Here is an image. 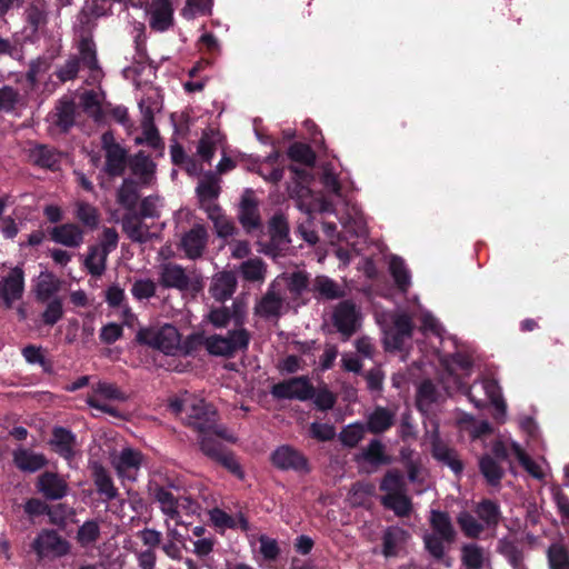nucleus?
Here are the masks:
<instances>
[{"mask_svg": "<svg viewBox=\"0 0 569 569\" xmlns=\"http://www.w3.org/2000/svg\"><path fill=\"white\" fill-rule=\"evenodd\" d=\"M430 521L436 533L446 540V542H451L453 540L455 529L447 513L432 511Z\"/></svg>", "mask_w": 569, "mask_h": 569, "instance_id": "nucleus-39", "label": "nucleus"}, {"mask_svg": "<svg viewBox=\"0 0 569 569\" xmlns=\"http://www.w3.org/2000/svg\"><path fill=\"white\" fill-rule=\"evenodd\" d=\"M362 458L370 463L379 465L386 462L385 447L383 445L375 439L362 450Z\"/></svg>", "mask_w": 569, "mask_h": 569, "instance_id": "nucleus-60", "label": "nucleus"}, {"mask_svg": "<svg viewBox=\"0 0 569 569\" xmlns=\"http://www.w3.org/2000/svg\"><path fill=\"white\" fill-rule=\"evenodd\" d=\"M142 455L132 448H123L119 453L110 457L111 466L122 480L136 481L142 465Z\"/></svg>", "mask_w": 569, "mask_h": 569, "instance_id": "nucleus-8", "label": "nucleus"}, {"mask_svg": "<svg viewBox=\"0 0 569 569\" xmlns=\"http://www.w3.org/2000/svg\"><path fill=\"white\" fill-rule=\"evenodd\" d=\"M100 536V526L96 520L86 521L77 532V539L83 547L94 543Z\"/></svg>", "mask_w": 569, "mask_h": 569, "instance_id": "nucleus-53", "label": "nucleus"}, {"mask_svg": "<svg viewBox=\"0 0 569 569\" xmlns=\"http://www.w3.org/2000/svg\"><path fill=\"white\" fill-rule=\"evenodd\" d=\"M197 193L201 209L207 210V206H218L214 200L220 193L219 179L211 173L207 174L200 180L197 187Z\"/></svg>", "mask_w": 569, "mask_h": 569, "instance_id": "nucleus-26", "label": "nucleus"}, {"mask_svg": "<svg viewBox=\"0 0 569 569\" xmlns=\"http://www.w3.org/2000/svg\"><path fill=\"white\" fill-rule=\"evenodd\" d=\"M130 291L137 300L150 299L156 295L157 283L148 278L136 279Z\"/></svg>", "mask_w": 569, "mask_h": 569, "instance_id": "nucleus-54", "label": "nucleus"}, {"mask_svg": "<svg viewBox=\"0 0 569 569\" xmlns=\"http://www.w3.org/2000/svg\"><path fill=\"white\" fill-rule=\"evenodd\" d=\"M481 389L487 399L496 408L495 418L499 421H503L506 417L507 406L501 397L500 387L495 380L483 379L480 383H473L468 390V397L476 407L480 408L485 405L483 400L478 397V389Z\"/></svg>", "mask_w": 569, "mask_h": 569, "instance_id": "nucleus-7", "label": "nucleus"}, {"mask_svg": "<svg viewBox=\"0 0 569 569\" xmlns=\"http://www.w3.org/2000/svg\"><path fill=\"white\" fill-rule=\"evenodd\" d=\"M184 406L186 423L199 433L209 432L217 421L216 409L203 399L194 396H188Z\"/></svg>", "mask_w": 569, "mask_h": 569, "instance_id": "nucleus-5", "label": "nucleus"}, {"mask_svg": "<svg viewBox=\"0 0 569 569\" xmlns=\"http://www.w3.org/2000/svg\"><path fill=\"white\" fill-rule=\"evenodd\" d=\"M272 462L282 470H295L298 472H308V460L298 450L290 446H281L272 453Z\"/></svg>", "mask_w": 569, "mask_h": 569, "instance_id": "nucleus-16", "label": "nucleus"}, {"mask_svg": "<svg viewBox=\"0 0 569 569\" xmlns=\"http://www.w3.org/2000/svg\"><path fill=\"white\" fill-rule=\"evenodd\" d=\"M409 535L406 530L399 527H390L383 535V549L382 552L386 557L397 556L406 545Z\"/></svg>", "mask_w": 569, "mask_h": 569, "instance_id": "nucleus-30", "label": "nucleus"}, {"mask_svg": "<svg viewBox=\"0 0 569 569\" xmlns=\"http://www.w3.org/2000/svg\"><path fill=\"white\" fill-rule=\"evenodd\" d=\"M101 146L106 153V172L110 176L122 174L127 162V151L114 141L111 132L102 134Z\"/></svg>", "mask_w": 569, "mask_h": 569, "instance_id": "nucleus-13", "label": "nucleus"}, {"mask_svg": "<svg viewBox=\"0 0 569 569\" xmlns=\"http://www.w3.org/2000/svg\"><path fill=\"white\" fill-rule=\"evenodd\" d=\"M249 339V332L244 328H239L229 331L226 336L213 335L204 337L201 343L210 355L228 357L239 350L246 349Z\"/></svg>", "mask_w": 569, "mask_h": 569, "instance_id": "nucleus-4", "label": "nucleus"}, {"mask_svg": "<svg viewBox=\"0 0 569 569\" xmlns=\"http://www.w3.org/2000/svg\"><path fill=\"white\" fill-rule=\"evenodd\" d=\"M132 174L139 178L142 183H149L154 174L156 164L143 152H138L129 160Z\"/></svg>", "mask_w": 569, "mask_h": 569, "instance_id": "nucleus-31", "label": "nucleus"}, {"mask_svg": "<svg viewBox=\"0 0 569 569\" xmlns=\"http://www.w3.org/2000/svg\"><path fill=\"white\" fill-rule=\"evenodd\" d=\"M360 312L351 301H341L332 312V322L337 330L345 337L350 338L360 326Z\"/></svg>", "mask_w": 569, "mask_h": 569, "instance_id": "nucleus-11", "label": "nucleus"}, {"mask_svg": "<svg viewBox=\"0 0 569 569\" xmlns=\"http://www.w3.org/2000/svg\"><path fill=\"white\" fill-rule=\"evenodd\" d=\"M366 427L362 423H351L345 427L339 433L341 443L346 447H356L365 437Z\"/></svg>", "mask_w": 569, "mask_h": 569, "instance_id": "nucleus-51", "label": "nucleus"}, {"mask_svg": "<svg viewBox=\"0 0 569 569\" xmlns=\"http://www.w3.org/2000/svg\"><path fill=\"white\" fill-rule=\"evenodd\" d=\"M413 325L406 313L393 317L392 327L385 333V346L388 350H400L405 342L411 338Z\"/></svg>", "mask_w": 569, "mask_h": 569, "instance_id": "nucleus-14", "label": "nucleus"}, {"mask_svg": "<svg viewBox=\"0 0 569 569\" xmlns=\"http://www.w3.org/2000/svg\"><path fill=\"white\" fill-rule=\"evenodd\" d=\"M126 399L124 395L113 385L109 382H98L92 388V393L88 396L87 403L94 409L117 416L118 411L104 403L102 400H121Z\"/></svg>", "mask_w": 569, "mask_h": 569, "instance_id": "nucleus-15", "label": "nucleus"}, {"mask_svg": "<svg viewBox=\"0 0 569 569\" xmlns=\"http://www.w3.org/2000/svg\"><path fill=\"white\" fill-rule=\"evenodd\" d=\"M204 211H206L208 218L212 221L218 237L227 238V237H230L233 234L234 224L223 213L222 209L219 206H216V207L207 206V210H204Z\"/></svg>", "mask_w": 569, "mask_h": 569, "instance_id": "nucleus-33", "label": "nucleus"}, {"mask_svg": "<svg viewBox=\"0 0 569 569\" xmlns=\"http://www.w3.org/2000/svg\"><path fill=\"white\" fill-rule=\"evenodd\" d=\"M462 562L468 569H480L486 560L485 551L481 547L469 543L462 547Z\"/></svg>", "mask_w": 569, "mask_h": 569, "instance_id": "nucleus-43", "label": "nucleus"}, {"mask_svg": "<svg viewBox=\"0 0 569 569\" xmlns=\"http://www.w3.org/2000/svg\"><path fill=\"white\" fill-rule=\"evenodd\" d=\"M159 283L163 288L197 293L203 288L202 277L194 270L188 271L174 262H164L159 266Z\"/></svg>", "mask_w": 569, "mask_h": 569, "instance_id": "nucleus-1", "label": "nucleus"}, {"mask_svg": "<svg viewBox=\"0 0 569 569\" xmlns=\"http://www.w3.org/2000/svg\"><path fill=\"white\" fill-rule=\"evenodd\" d=\"M60 288L61 281L52 272H40L34 284V296L37 301L48 302L52 300Z\"/></svg>", "mask_w": 569, "mask_h": 569, "instance_id": "nucleus-22", "label": "nucleus"}, {"mask_svg": "<svg viewBox=\"0 0 569 569\" xmlns=\"http://www.w3.org/2000/svg\"><path fill=\"white\" fill-rule=\"evenodd\" d=\"M74 106L71 101H60L54 113V123L67 130L73 123Z\"/></svg>", "mask_w": 569, "mask_h": 569, "instance_id": "nucleus-55", "label": "nucleus"}, {"mask_svg": "<svg viewBox=\"0 0 569 569\" xmlns=\"http://www.w3.org/2000/svg\"><path fill=\"white\" fill-rule=\"evenodd\" d=\"M288 156L291 160L306 166H312L316 160L311 148L303 143H293L288 150Z\"/></svg>", "mask_w": 569, "mask_h": 569, "instance_id": "nucleus-57", "label": "nucleus"}, {"mask_svg": "<svg viewBox=\"0 0 569 569\" xmlns=\"http://www.w3.org/2000/svg\"><path fill=\"white\" fill-rule=\"evenodd\" d=\"M14 466L23 472H37L42 469L48 460L44 455L36 452L24 447H18L12 452Z\"/></svg>", "mask_w": 569, "mask_h": 569, "instance_id": "nucleus-21", "label": "nucleus"}, {"mask_svg": "<svg viewBox=\"0 0 569 569\" xmlns=\"http://www.w3.org/2000/svg\"><path fill=\"white\" fill-rule=\"evenodd\" d=\"M124 233L134 242L144 243L154 237L149 227L134 214H127L122 219Z\"/></svg>", "mask_w": 569, "mask_h": 569, "instance_id": "nucleus-25", "label": "nucleus"}, {"mask_svg": "<svg viewBox=\"0 0 569 569\" xmlns=\"http://www.w3.org/2000/svg\"><path fill=\"white\" fill-rule=\"evenodd\" d=\"M396 412L383 407H377L367 417V428L372 433L388 430L395 422Z\"/></svg>", "mask_w": 569, "mask_h": 569, "instance_id": "nucleus-29", "label": "nucleus"}, {"mask_svg": "<svg viewBox=\"0 0 569 569\" xmlns=\"http://www.w3.org/2000/svg\"><path fill=\"white\" fill-rule=\"evenodd\" d=\"M289 305L279 291V279H274L267 292L256 302L253 311L263 319H278L288 311Z\"/></svg>", "mask_w": 569, "mask_h": 569, "instance_id": "nucleus-6", "label": "nucleus"}, {"mask_svg": "<svg viewBox=\"0 0 569 569\" xmlns=\"http://www.w3.org/2000/svg\"><path fill=\"white\" fill-rule=\"evenodd\" d=\"M277 279H279V287L281 283H284L289 291L296 296L302 293L309 283L308 276L303 271H296L289 274L284 273Z\"/></svg>", "mask_w": 569, "mask_h": 569, "instance_id": "nucleus-42", "label": "nucleus"}, {"mask_svg": "<svg viewBox=\"0 0 569 569\" xmlns=\"http://www.w3.org/2000/svg\"><path fill=\"white\" fill-rule=\"evenodd\" d=\"M212 0H187L181 14L186 19H193L196 16H204L211 12Z\"/></svg>", "mask_w": 569, "mask_h": 569, "instance_id": "nucleus-59", "label": "nucleus"}, {"mask_svg": "<svg viewBox=\"0 0 569 569\" xmlns=\"http://www.w3.org/2000/svg\"><path fill=\"white\" fill-rule=\"evenodd\" d=\"M150 27L159 32L166 31L173 22V8L170 0H152L148 8Z\"/></svg>", "mask_w": 569, "mask_h": 569, "instance_id": "nucleus-17", "label": "nucleus"}, {"mask_svg": "<svg viewBox=\"0 0 569 569\" xmlns=\"http://www.w3.org/2000/svg\"><path fill=\"white\" fill-rule=\"evenodd\" d=\"M81 104L86 112H88L96 120L101 118L100 96L98 92L91 90L81 96Z\"/></svg>", "mask_w": 569, "mask_h": 569, "instance_id": "nucleus-61", "label": "nucleus"}, {"mask_svg": "<svg viewBox=\"0 0 569 569\" xmlns=\"http://www.w3.org/2000/svg\"><path fill=\"white\" fill-rule=\"evenodd\" d=\"M499 549L513 568L521 566L523 561V555L512 542L502 540L500 541Z\"/></svg>", "mask_w": 569, "mask_h": 569, "instance_id": "nucleus-64", "label": "nucleus"}, {"mask_svg": "<svg viewBox=\"0 0 569 569\" xmlns=\"http://www.w3.org/2000/svg\"><path fill=\"white\" fill-rule=\"evenodd\" d=\"M24 292V273L19 267L12 268L7 276L0 278V305L10 309L20 300Z\"/></svg>", "mask_w": 569, "mask_h": 569, "instance_id": "nucleus-9", "label": "nucleus"}, {"mask_svg": "<svg viewBox=\"0 0 569 569\" xmlns=\"http://www.w3.org/2000/svg\"><path fill=\"white\" fill-rule=\"evenodd\" d=\"M313 290L327 299H335L340 296L337 283L326 276H318L313 280Z\"/></svg>", "mask_w": 569, "mask_h": 569, "instance_id": "nucleus-56", "label": "nucleus"}, {"mask_svg": "<svg viewBox=\"0 0 569 569\" xmlns=\"http://www.w3.org/2000/svg\"><path fill=\"white\" fill-rule=\"evenodd\" d=\"M80 60L83 66L91 71L92 82H97L102 77V71L98 64L96 44L90 38H83L79 43Z\"/></svg>", "mask_w": 569, "mask_h": 569, "instance_id": "nucleus-28", "label": "nucleus"}, {"mask_svg": "<svg viewBox=\"0 0 569 569\" xmlns=\"http://www.w3.org/2000/svg\"><path fill=\"white\" fill-rule=\"evenodd\" d=\"M375 485L370 482H358L349 491L348 500L352 506H363L375 495Z\"/></svg>", "mask_w": 569, "mask_h": 569, "instance_id": "nucleus-46", "label": "nucleus"}, {"mask_svg": "<svg viewBox=\"0 0 569 569\" xmlns=\"http://www.w3.org/2000/svg\"><path fill=\"white\" fill-rule=\"evenodd\" d=\"M476 513L486 527L496 526L500 519L499 506L490 500H483L476 507Z\"/></svg>", "mask_w": 569, "mask_h": 569, "instance_id": "nucleus-40", "label": "nucleus"}, {"mask_svg": "<svg viewBox=\"0 0 569 569\" xmlns=\"http://www.w3.org/2000/svg\"><path fill=\"white\" fill-rule=\"evenodd\" d=\"M480 471L491 486H498L502 476V467L490 456H485L479 462Z\"/></svg>", "mask_w": 569, "mask_h": 569, "instance_id": "nucleus-41", "label": "nucleus"}, {"mask_svg": "<svg viewBox=\"0 0 569 569\" xmlns=\"http://www.w3.org/2000/svg\"><path fill=\"white\" fill-rule=\"evenodd\" d=\"M93 480L98 492L104 496L107 500H112L118 496V490L110 475L101 465L96 463L93 466Z\"/></svg>", "mask_w": 569, "mask_h": 569, "instance_id": "nucleus-35", "label": "nucleus"}, {"mask_svg": "<svg viewBox=\"0 0 569 569\" xmlns=\"http://www.w3.org/2000/svg\"><path fill=\"white\" fill-rule=\"evenodd\" d=\"M239 220L248 231L259 226L258 204L251 191H246L242 196L239 208Z\"/></svg>", "mask_w": 569, "mask_h": 569, "instance_id": "nucleus-23", "label": "nucleus"}, {"mask_svg": "<svg viewBox=\"0 0 569 569\" xmlns=\"http://www.w3.org/2000/svg\"><path fill=\"white\" fill-rule=\"evenodd\" d=\"M39 558H57L69 552V543L54 530H42L32 542Z\"/></svg>", "mask_w": 569, "mask_h": 569, "instance_id": "nucleus-10", "label": "nucleus"}, {"mask_svg": "<svg viewBox=\"0 0 569 569\" xmlns=\"http://www.w3.org/2000/svg\"><path fill=\"white\" fill-rule=\"evenodd\" d=\"M547 556L549 569H569V555L562 546L551 545Z\"/></svg>", "mask_w": 569, "mask_h": 569, "instance_id": "nucleus-52", "label": "nucleus"}, {"mask_svg": "<svg viewBox=\"0 0 569 569\" xmlns=\"http://www.w3.org/2000/svg\"><path fill=\"white\" fill-rule=\"evenodd\" d=\"M38 491L48 500L62 499L68 491V483L59 475L54 472H43L38 477Z\"/></svg>", "mask_w": 569, "mask_h": 569, "instance_id": "nucleus-19", "label": "nucleus"}, {"mask_svg": "<svg viewBox=\"0 0 569 569\" xmlns=\"http://www.w3.org/2000/svg\"><path fill=\"white\" fill-rule=\"evenodd\" d=\"M59 153L44 146L34 148L31 152L32 161L43 168L53 169L59 162Z\"/></svg>", "mask_w": 569, "mask_h": 569, "instance_id": "nucleus-50", "label": "nucleus"}, {"mask_svg": "<svg viewBox=\"0 0 569 569\" xmlns=\"http://www.w3.org/2000/svg\"><path fill=\"white\" fill-rule=\"evenodd\" d=\"M389 270L397 287L406 292L411 284V276L405 261L397 256H392L389 260Z\"/></svg>", "mask_w": 569, "mask_h": 569, "instance_id": "nucleus-36", "label": "nucleus"}, {"mask_svg": "<svg viewBox=\"0 0 569 569\" xmlns=\"http://www.w3.org/2000/svg\"><path fill=\"white\" fill-rule=\"evenodd\" d=\"M108 254L106 250H101L96 246L89 249L84 266L90 274L100 277L104 272Z\"/></svg>", "mask_w": 569, "mask_h": 569, "instance_id": "nucleus-38", "label": "nucleus"}, {"mask_svg": "<svg viewBox=\"0 0 569 569\" xmlns=\"http://www.w3.org/2000/svg\"><path fill=\"white\" fill-rule=\"evenodd\" d=\"M439 392L435 385L427 380L423 381L417 392V407L423 413H428L431 410L433 403L438 401Z\"/></svg>", "mask_w": 569, "mask_h": 569, "instance_id": "nucleus-37", "label": "nucleus"}, {"mask_svg": "<svg viewBox=\"0 0 569 569\" xmlns=\"http://www.w3.org/2000/svg\"><path fill=\"white\" fill-rule=\"evenodd\" d=\"M380 489L385 496H392L405 491L403 477L395 471H389L381 481Z\"/></svg>", "mask_w": 569, "mask_h": 569, "instance_id": "nucleus-58", "label": "nucleus"}, {"mask_svg": "<svg viewBox=\"0 0 569 569\" xmlns=\"http://www.w3.org/2000/svg\"><path fill=\"white\" fill-rule=\"evenodd\" d=\"M241 278L249 282H263L267 274V266L260 258H251L239 267Z\"/></svg>", "mask_w": 569, "mask_h": 569, "instance_id": "nucleus-34", "label": "nucleus"}, {"mask_svg": "<svg viewBox=\"0 0 569 569\" xmlns=\"http://www.w3.org/2000/svg\"><path fill=\"white\" fill-rule=\"evenodd\" d=\"M76 218L84 226L94 229L99 223V212L97 208L84 201L76 202Z\"/></svg>", "mask_w": 569, "mask_h": 569, "instance_id": "nucleus-44", "label": "nucleus"}, {"mask_svg": "<svg viewBox=\"0 0 569 569\" xmlns=\"http://www.w3.org/2000/svg\"><path fill=\"white\" fill-rule=\"evenodd\" d=\"M118 202L127 209H133L137 204L139 194L136 182L130 179L123 180L118 190Z\"/></svg>", "mask_w": 569, "mask_h": 569, "instance_id": "nucleus-48", "label": "nucleus"}, {"mask_svg": "<svg viewBox=\"0 0 569 569\" xmlns=\"http://www.w3.org/2000/svg\"><path fill=\"white\" fill-rule=\"evenodd\" d=\"M237 287V280L232 272H220L212 279L210 292L212 297L218 301H224L229 299Z\"/></svg>", "mask_w": 569, "mask_h": 569, "instance_id": "nucleus-27", "label": "nucleus"}, {"mask_svg": "<svg viewBox=\"0 0 569 569\" xmlns=\"http://www.w3.org/2000/svg\"><path fill=\"white\" fill-rule=\"evenodd\" d=\"M51 240L69 248H79L83 243L84 232L76 223L56 226L50 231Z\"/></svg>", "mask_w": 569, "mask_h": 569, "instance_id": "nucleus-20", "label": "nucleus"}, {"mask_svg": "<svg viewBox=\"0 0 569 569\" xmlns=\"http://www.w3.org/2000/svg\"><path fill=\"white\" fill-rule=\"evenodd\" d=\"M63 315L62 302L59 298L48 301L47 308L42 313V320L46 325H56Z\"/></svg>", "mask_w": 569, "mask_h": 569, "instance_id": "nucleus-62", "label": "nucleus"}, {"mask_svg": "<svg viewBox=\"0 0 569 569\" xmlns=\"http://www.w3.org/2000/svg\"><path fill=\"white\" fill-rule=\"evenodd\" d=\"M51 443L60 456L67 459L73 456L76 437L70 430L62 427L54 428Z\"/></svg>", "mask_w": 569, "mask_h": 569, "instance_id": "nucleus-32", "label": "nucleus"}, {"mask_svg": "<svg viewBox=\"0 0 569 569\" xmlns=\"http://www.w3.org/2000/svg\"><path fill=\"white\" fill-rule=\"evenodd\" d=\"M137 340L169 356H174L182 350L181 336L171 325L140 329Z\"/></svg>", "mask_w": 569, "mask_h": 569, "instance_id": "nucleus-2", "label": "nucleus"}, {"mask_svg": "<svg viewBox=\"0 0 569 569\" xmlns=\"http://www.w3.org/2000/svg\"><path fill=\"white\" fill-rule=\"evenodd\" d=\"M200 447L202 452L214 461L224 452L221 445L214 441L209 432L200 433Z\"/></svg>", "mask_w": 569, "mask_h": 569, "instance_id": "nucleus-63", "label": "nucleus"}, {"mask_svg": "<svg viewBox=\"0 0 569 569\" xmlns=\"http://www.w3.org/2000/svg\"><path fill=\"white\" fill-rule=\"evenodd\" d=\"M208 242V232L202 224H196L186 232L180 241V247L189 259L202 256Z\"/></svg>", "mask_w": 569, "mask_h": 569, "instance_id": "nucleus-18", "label": "nucleus"}, {"mask_svg": "<svg viewBox=\"0 0 569 569\" xmlns=\"http://www.w3.org/2000/svg\"><path fill=\"white\" fill-rule=\"evenodd\" d=\"M432 456L440 462L447 465L453 472L459 473L462 470V463L458 459L455 450L443 443L438 433L431 436Z\"/></svg>", "mask_w": 569, "mask_h": 569, "instance_id": "nucleus-24", "label": "nucleus"}, {"mask_svg": "<svg viewBox=\"0 0 569 569\" xmlns=\"http://www.w3.org/2000/svg\"><path fill=\"white\" fill-rule=\"evenodd\" d=\"M511 451L520 462V465L530 473L533 478L541 479L543 472L538 463H536L516 441L511 442Z\"/></svg>", "mask_w": 569, "mask_h": 569, "instance_id": "nucleus-49", "label": "nucleus"}, {"mask_svg": "<svg viewBox=\"0 0 569 569\" xmlns=\"http://www.w3.org/2000/svg\"><path fill=\"white\" fill-rule=\"evenodd\" d=\"M461 531L469 538H478L485 530L483 523L478 521L470 512L462 511L457 518Z\"/></svg>", "mask_w": 569, "mask_h": 569, "instance_id": "nucleus-45", "label": "nucleus"}, {"mask_svg": "<svg viewBox=\"0 0 569 569\" xmlns=\"http://www.w3.org/2000/svg\"><path fill=\"white\" fill-rule=\"evenodd\" d=\"M271 393L279 399H297L305 401L315 396V389L306 377H298L277 383Z\"/></svg>", "mask_w": 569, "mask_h": 569, "instance_id": "nucleus-12", "label": "nucleus"}, {"mask_svg": "<svg viewBox=\"0 0 569 569\" xmlns=\"http://www.w3.org/2000/svg\"><path fill=\"white\" fill-rule=\"evenodd\" d=\"M382 505L393 510V512L400 517L409 515L411 510V502L405 491L392 496H383Z\"/></svg>", "mask_w": 569, "mask_h": 569, "instance_id": "nucleus-47", "label": "nucleus"}, {"mask_svg": "<svg viewBox=\"0 0 569 569\" xmlns=\"http://www.w3.org/2000/svg\"><path fill=\"white\" fill-rule=\"evenodd\" d=\"M149 495L159 505L161 512L170 519L180 518L179 508L187 509L188 512H196L197 505L190 497L176 495L171 487L161 486L154 481L148 485Z\"/></svg>", "mask_w": 569, "mask_h": 569, "instance_id": "nucleus-3", "label": "nucleus"}]
</instances>
